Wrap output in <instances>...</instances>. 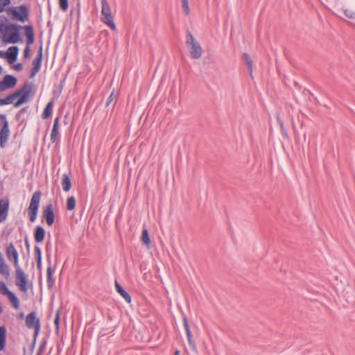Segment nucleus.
<instances>
[{
  "instance_id": "f257e3e1",
  "label": "nucleus",
  "mask_w": 355,
  "mask_h": 355,
  "mask_svg": "<svg viewBox=\"0 0 355 355\" xmlns=\"http://www.w3.org/2000/svg\"><path fill=\"white\" fill-rule=\"evenodd\" d=\"M33 95V86L31 84L26 83L21 89L8 95L3 99L5 105H9L12 103L17 98H19L14 104L15 107H19L23 103L28 102Z\"/></svg>"
},
{
  "instance_id": "f03ea898",
  "label": "nucleus",
  "mask_w": 355,
  "mask_h": 355,
  "mask_svg": "<svg viewBox=\"0 0 355 355\" xmlns=\"http://www.w3.org/2000/svg\"><path fill=\"white\" fill-rule=\"evenodd\" d=\"M101 21L112 31L116 30V25L114 21V16L112 13L110 6L107 0H101Z\"/></svg>"
},
{
  "instance_id": "7ed1b4c3",
  "label": "nucleus",
  "mask_w": 355,
  "mask_h": 355,
  "mask_svg": "<svg viewBox=\"0 0 355 355\" xmlns=\"http://www.w3.org/2000/svg\"><path fill=\"white\" fill-rule=\"evenodd\" d=\"M19 27L15 24H6L3 31L4 41L8 44H15L21 40Z\"/></svg>"
},
{
  "instance_id": "20e7f679",
  "label": "nucleus",
  "mask_w": 355,
  "mask_h": 355,
  "mask_svg": "<svg viewBox=\"0 0 355 355\" xmlns=\"http://www.w3.org/2000/svg\"><path fill=\"white\" fill-rule=\"evenodd\" d=\"M8 16H11L12 19L24 23L28 19V9L26 6L21 5L17 7L8 8L6 10Z\"/></svg>"
},
{
  "instance_id": "39448f33",
  "label": "nucleus",
  "mask_w": 355,
  "mask_h": 355,
  "mask_svg": "<svg viewBox=\"0 0 355 355\" xmlns=\"http://www.w3.org/2000/svg\"><path fill=\"white\" fill-rule=\"evenodd\" d=\"M41 200V192L36 191L32 196L28 207V216L31 222L35 221L37 217L38 209Z\"/></svg>"
},
{
  "instance_id": "423d86ee",
  "label": "nucleus",
  "mask_w": 355,
  "mask_h": 355,
  "mask_svg": "<svg viewBox=\"0 0 355 355\" xmlns=\"http://www.w3.org/2000/svg\"><path fill=\"white\" fill-rule=\"evenodd\" d=\"M186 43L190 46L191 56L193 59H199L202 56V48L190 32H188L187 35Z\"/></svg>"
},
{
  "instance_id": "0eeeda50",
  "label": "nucleus",
  "mask_w": 355,
  "mask_h": 355,
  "mask_svg": "<svg viewBox=\"0 0 355 355\" xmlns=\"http://www.w3.org/2000/svg\"><path fill=\"white\" fill-rule=\"evenodd\" d=\"M15 268L16 285L19 288L21 291L26 293L28 291L26 275L20 266L15 267Z\"/></svg>"
},
{
  "instance_id": "6e6552de",
  "label": "nucleus",
  "mask_w": 355,
  "mask_h": 355,
  "mask_svg": "<svg viewBox=\"0 0 355 355\" xmlns=\"http://www.w3.org/2000/svg\"><path fill=\"white\" fill-rule=\"evenodd\" d=\"M0 293L2 295H6L11 302L12 306L15 309H18L19 308V300L17 297L10 291L7 287L5 282L1 281L0 282Z\"/></svg>"
},
{
  "instance_id": "1a4fd4ad",
  "label": "nucleus",
  "mask_w": 355,
  "mask_h": 355,
  "mask_svg": "<svg viewBox=\"0 0 355 355\" xmlns=\"http://www.w3.org/2000/svg\"><path fill=\"white\" fill-rule=\"evenodd\" d=\"M26 326L28 329H34L35 333L38 334L40 329V322L36 317L35 312H31L26 315Z\"/></svg>"
},
{
  "instance_id": "9d476101",
  "label": "nucleus",
  "mask_w": 355,
  "mask_h": 355,
  "mask_svg": "<svg viewBox=\"0 0 355 355\" xmlns=\"http://www.w3.org/2000/svg\"><path fill=\"white\" fill-rule=\"evenodd\" d=\"M17 79L12 75H6L3 80L0 81V92H4L8 89L15 87Z\"/></svg>"
},
{
  "instance_id": "9b49d317",
  "label": "nucleus",
  "mask_w": 355,
  "mask_h": 355,
  "mask_svg": "<svg viewBox=\"0 0 355 355\" xmlns=\"http://www.w3.org/2000/svg\"><path fill=\"white\" fill-rule=\"evenodd\" d=\"M6 255L8 259L13 262L14 267L19 266V254L12 243H10L6 249Z\"/></svg>"
},
{
  "instance_id": "f8f14e48",
  "label": "nucleus",
  "mask_w": 355,
  "mask_h": 355,
  "mask_svg": "<svg viewBox=\"0 0 355 355\" xmlns=\"http://www.w3.org/2000/svg\"><path fill=\"white\" fill-rule=\"evenodd\" d=\"M42 216L46 220V224L49 226H51L54 223L55 214L53 212V205L51 203L49 204L43 209Z\"/></svg>"
},
{
  "instance_id": "ddd939ff",
  "label": "nucleus",
  "mask_w": 355,
  "mask_h": 355,
  "mask_svg": "<svg viewBox=\"0 0 355 355\" xmlns=\"http://www.w3.org/2000/svg\"><path fill=\"white\" fill-rule=\"evenodd\" d=\"M42 59V47L39 49L37 58L33 62V67L31 70V78H33L38 73L41 67V62Z\"/></svg>"
},
{
  "instance_id": "4468645a",
  "label": "nucleus",
  "mask_w": 355,
  "mask_h": 355,
  "mask_svg": "<svg viewBox=\"0 0 355 355\" xmlns=\"http://www.w3.org/2000/svg\"><path fill=\"white\" fill-rule=\"evenodd\" d=\"M9 202L8 200H0V223L5 220L8 216Z\"/></svg>"
},
{
  "instance_id": "2eb2a0df",
  "label": "nucleus",
  "mask_w": 355,
  "mask_h": 355,
  "mask_svg": "<svg viewBox=\"0 0 355 355\" xmlns=\"http://www.w3.org/2000/svg\"><path fill=\"white\" fill-rule=\"evenodd\" d=\"M10 135L9 126L3 125L0 130V146L4 148Z\"/></svg>"
},
{
  "instance_id": "dca6fc26",
  "label": "nucleus",
  "mask_w": 355,
  "mask_h": 355,
  "mask_svg": "<svg viewBox=\"0 0 355 355\" xmlns=\"http://www.w3.org/2000/svg\"><path fill=\"white\" fill-rule=\"evenodd\" d=\"M18 52L19 49L17 46H12L8 49L6 52V57L8 58L10 64L13 63L17 60Z\"/></svg>"
},
{
  "instance_id": "f3484780",
  "label": "nucleus",
  "mask_w": 355,
  "mask_h": 355,
  "mask_svg": "<svg viewBox=\"0 0 355 355\" xmlns=\"http://www.w3.org/2000/svg\"><path fill=\"white\" fill-rule=\"evenodd\" d=\"M24 33L26 37L27 46H29L34 42V31L32 26H25L24 27Z\"/></svg>"
},
{
  "instance_id": "a211bd4d",
  "label": "nucleus",
  "mask_w": 355,
  "mask_h": 355,
  "mask_svg": "<svg viewBox=\"0 0 355 355\" xmlns=\"http://www.w3.org/2000/svg\"><path fill=\"white\" fill-rule=\"evenodd\" d=\"M45 237V230L42 226H37L35 230L34 238L37 243H41Z\"/></svg>"
},
{
  "instance_id": "6ab92c4d",
  "label": "nucleus",
  "mask_w": 355,
  "mask_h": 355,
  "mask_svg": "<svg viewBox=\"0 0 355 355\" xmlns=\"http://www.w3.org/2000/svg\"><path fill=\"white\" fill-rule=\"evenodd\" d=\"M59 117H56L54 120L53 129L51 133V141L52 143H54L57 139V136L58 134V128H59Z\"/></svg>"
},
{
  "instance_id": "aec40b11",
  "label": "nucleus",
  "mask_w": 355,
  "mask_h": 355,
  "mask_svg": "<svg viewBox=\"0 0 355 355\" xmlns=\"http://www.w3.org/2000/svg\"><path fill=\"white\" fill-rule=\"evenodd\" d=\"M61 184H62L63 190L65 192H67L71 189V180L69 177V175L67 173H64L62 175Z\"/></svg>"
},
{
  "instance_id": "412c9836",
  "label": "nucleus",
  "mask_w": 355,
  "mask_h": 355,
  "mask_svg": "<svg viewBox=\"0 0 355 355\" xmlns=\"http://www.w3.org/2000/svg\"><path fill=\"white\" fill-rule=\"evenodd\" d=\"M115 285L117 292L124 298L126 302L130 303L131 297L129 293H127L117 282H115Z\"/></svg>"
},
{
  "instance_id": "4be33fe9",
  "label": "nucleus",
  "mask_w": 355,
  "mask_h": 355,
  "mask_svg": "<svg viewBox=\"0 0 355 355\" xmlns=\"http://www.w3.org/2000/svg\"><path fill=\"white\" fill-rule=\"evenodd\" d=\"M6 329L4 326L0 327V351L3 350L6 346Z\"/></svg>"
},
{
  "instance_id": "5701e85b",
  "label": "nucleus",
  "mask_w": 355,
  "mask_h": 355,
  "mask_svg": "<svg viewBox=\"0 0 355 355\" xmlns=\"http://www.w3.org/2000/svg\"><path fill=\"white\" fill-rule=\"evenodd\" d=\"M53 101H49L46 105L44 110L42 113V118L44 119H48L53 112Z\"/></svg>"
},
{
  "instance_id": "b1692460",
  "label": "nucleus",
  "mask_w": 355,
  "mask_h": 355,
  "mask_svg": "<svg viewBox=\"0 0 355 355\" xmlns=\"http://www.w3.org/2000/svg\"><path fill=\"white\" fill-rule=\"evenodd\" d=\"M141 241L147 246L148 248L150 247V239L148 234V231L146 228H144L141 234Z\"/></svg>"
},
{
  "instance_id": "393cba45",
  "label": "nucleus",
  "mask_w": 355,
  "mask_h": 355,
  "mask_svg": "<svg viewBox=\"0 0 355 355\" xmlns=\"http://www.w3.org/2000/svg\"><path fill=\"white\" fill-rule=\"evenodd\" d=\"M76 200L73 196L69 197L67 200V209L68 210H73L75 209Z\"/></svg>"
},
{
  "instance_id": "a878e982",
  "label": "nucleus",
  "mask_w": 355,
  "mask_h": 355,
  "mask_svg": "<svg viewBox=\"0 0 355 355\" xmlns=\"http://www.w3.org/2000/svg\"><path fill=\"white\" fill-rule=\"evenodd\" d=\"M186 334H187L188 342H189V344L191 348L193 350L196 351V345L194 340L193 339L191 331L186 332Z\"/></svg>"
},
{
  "instance_id": "bb28decb",
  "label": "nucleus",
  "mask_w": 355,
  "mask_h": 355,
  "mask_svg": "<svg viewBox=\"0 0 355 355\" xmlns=\"http://www.w3.org/2000/svg\"><path fill=\"white\" fill-rule=\"evenodd\" d=\"M243 56L245 59V61L246 62V63L248 64V67L250 73H252V60L250 58V56L246 53H243Z\"/></svg>"
},
{
  "instance_id": "cd10ccee",
  "label": "nucleus",
  "mask_w": 355,
  "mask_h": 355,
  "mask_svg": "<svg viewBox=\"0 0 355 355\" xmlns=\"http://www.w3.org/2000/svg\"><path fill=\"white\" fill-rule=\"evenodd\" d=\"M46 275H47V282L48 285L50 286L51 284L53 283L52 276H53V272L51 270V267L49 266L46 270Z\"/></svg>"
},
{
  "instance_id": "c85d7f7f",
  "label": "nucleus",
  "mask_w": 355,
  "mask_h": 355,
  "mask_svg": "<svg viewBox=\"0 0 355 355\" xmlns=\"http://www.w3.org/2000/svg\"><path fill=\"white\" fill-rule=\"evenodd\" d=\"M182 9L183 12L186 15H189L190 12V9L189 6V1L188 0H182Z\"/></svg>"
},
{
  "instance_id": "c756f323",
  "label": "nucleus",
  "mask_w": 355,
  "mask_h": 355,
  "mask_svg": "<svg viewBox=\"0 0 355 355\" xmlns=\"http://www.w3.org/2000/svg\"><path fill=\"white\" fill-rule=\"evenodd\" d=\"M10 3V0H0V13L6 11V7Z\"/></svg>"
},
{
  "instance_id": "7c9ffc66",
  "label": "nucleus",
  "mask_w": 355,
  "mask_h": 355,
  "mask_svg": "<svg viewBox=\"0 0 355 355\" xmlns=\"http://www.w3.org/2000/svg\"><path fill=\"white\" fill-rule=\"evenodd\" d=\"M59 5L63 11H66L69 7L68 0H59Z\"/></svg>"
},
{
  "instance_id": "2f4dec72",
  "label": "nucleus",
  "mask_w": 355,
  "mask_h": 355,
  "mask_svg": "<svg viewBox=\"0 0 355 355\" xmlns=\"http://www.w3.org/2000/svg\"><path fill=\"white\" fill-rule=\"evenodd\" d=\"M344 13L346 17L350 19L355 18V12L351 10L346 9L344 10Z\"/></svg>"
},
{
  "instance_id": "473e14b6",
  "label": "nucleus",
  "mask_w": 355,
  "mask_h": 355,
  "mask_svg": "<svg viewBox=\"0 0 355 355\" xmlns=\"http://www.w3.org/2000/svg\"><path fill=\"white\" fill-rule=\"evenodd\" d=\"M0 121L2 124V126L6 125V124L7 126H9L8 121L6 116L5 114H0Z\"/></svg>"
},
{
  "instance_id": "72a5a7b5",
  "label": "nucleus",
  "mask_w": 355,
  "mask_h": 355,
  "mask_svg": "<svg viewBox=\"0 0 355 355\" xmlns=\"http://www.w3.org/2000/svg\"><path fill=\"white\" fill-rule=\"evenodd\" d=\"M184 327L186 332L191 331L188 320L186 317L184 318Z\"/></svg>"
},
{
  "instance_id": "f704fd0d",
  "label": "nucleus",
  "mask_w": 355,
  "mask_h": 355,
  "mask_svg": "<svg viewBox=\"0 0 355 355\" xmlns=\"http://www.w3.org/2000/svg\"><path fill=\"white\" fill-rule=\"evenodd\" d=\"M35 257L42 256V251L38 245H35L34 248Z\"/></svg>"
},
{
  "instance_id": "c9c22d12",
  "label": "nucleus",
  "mask_w": 355,
  "mask_h": 355,
  "mask_svg": "<svg viewBox=\"0 0 355 355\" xmlns=\"http://www.w3.org/2000/svg\"><path fill=\"white\" fill-rule=\"evenodd\" d=\"M113 99H114V92H112L111 94L110 95V96L108 97L107 100V102H106V104H105L106 107H107L112 103Z\"/></svg>"
},
{
  "instance_id": "e433bc0d",
  "label": "nucleus",
  "mask_w": 355,
  "mask_h": 355,
  "mask_svg": "<svg viewBox=\"0 0 355 355\" xmlns=\"http://www.w3.org/2000/svg\"><path fill=\"white\" fill-rule=\"evenodd\" d=\"M15 70L20 71L23 69V64L21 63H17L14 66Z\"/></svg>"
},
{
  "instance_id": "4c0bfd02",
  "label": "nucleus",
  "mask_w": 355,
  "mask_h": 355,
  "mask_svg": "<svg viewBox=\"0 0 355 355\" xmlns=\"http://www.w3.org/2000/svg\"><path fill=\"white\" fill-rule=\"evenodd\" d=\"M30 53V48L29 46H26V47L24 50V56L25 58H28L29 56Z\"/></svg>"
},
{
  "instance_id": "58836bf2",
  "label": "nucleus",
  "mask_w": 355,
  "mask_h": 355,
  "mask_svg": "<svg viewBox=\"0 0 355 355\" xmlns=\"http://www.w3.org/2000/svg\"><path fill=\"white\" fill-rule=\"evenodd\" d=\"M59 322H60V317H59V313H58L56 315V317L54 320V323L56 326H58Z\"/></svg>"
},
{
  "instance_id": "ea45409f",
  "label": "nucleus",
  "mask_w": 355,
  "mask_h": 355,
  "mask_svg": "<svg viewBox=\"0 0 355 355\" xmlns=\"http://www.w3.org/2000/svg\"><path fill=\"white\" fill-rule=\"evenodd\" d=\"M24 241H25L26 246V248L28 249V248H29V247H30V245H29V242H28V239H27V238H25V240H24Z\"/></svg>"
},
{
  "instance_id": "a19ab883",
  "label": "nucleus",
  "mask_w": 355,
  "mask_h": 355,
  "mask_svg": "<svg viewBox=\"0 0 355 355\" xmlns=\"http://www.w3.org/2000/svg\"><path fill=\"white\" fill-rule=\"evenodd\" d=\"M0 57L1 58H4L6 57V53H4L3 51H0Z\"/></svg>"
},
{
  "instance_id": "79ce46f5",
  "label": "nucleus",
  "mask_w": 355,
  "mask_h": 355,
  "mask_svg": "<svg viewBox=\"0 0 355 355\" xmlns=\"http://www.w3.org/2000/svg\"><path fill=\"white\" fill-rule=\"evenodd\" d=\"M41 266H42V261H37V267L38 269L41 268Z\"/></svg>"
},
{
  "instance_id": "37998d69",
  "label": "nucleus",
  "mask_w": 355,
  "mask_h": 355,
  "mask_svg": "<svg viewBox=\"0 0 355 355\" xmlns=\"http://www.w3.org/2000/svg\"><path fill=\"white\" fill-rule=\"evenodd\" d=\"M4 105H5L4 99L0 98V106Z\"/></svg>"
},
{
  "instance_id": "c03bdc74",
  "label": "nucleus",
  "mask_w": 355,
  "mask_h": 355,
  "mask_svg": "<svg viewBox=\"0 0 355 355\" xmlns=\"http://www.w3.org/2000/svg\"><path fill=\"white\" fill-rule=\"evenodd\" d=\"M277 122L279 124V125L283 123V121L279 116H277Z\"/></svg>"
},
{
  "instance_id": "a18cd8bd",
  "label": "nucleus",
  "mask_w": 355,
  "mask_h": 355,
  "mask_svg": "<svg viewBox=\"0 0 355 355\" xmlns=\"http://www.w3.org/2000/svg\"><path fill=\"white\" fill-rule=\"evenodd\" d=\"M280 127H281V129H282V132L284 134L285 133V128L284 127V123L281 124Z\"/></svg>"
},
{
  "instance_id": "49530a36",
  "label": "nucleus",
  "mask_w": 355,
  "mask_h": 355,
  "mask_svg": "<svg viewBox=\"0 0 355 355\" xmlns=\"http://www.w3.org/2000/svg\"><path fill=\"white\" fill-rule=\"evenodd\" d=\"M35 258H36L37 262L42 261V256H37V257H35Z\"/></svg>"
},
{
  "instance_id": "de8ad7c7",
  "label": "nucleus",
  "mask_w": 355,
  "mask_h": 355,
  "mask_svg": "<svg viewBox=\"0 0 355 355\" xmlns=\"http://www.w3.org/2000/svg\"><path fill=\"white\" fill-rule=\"evenodd\" d=\"M24 313H21L19 314V318H20V319H23V318H24Z\"/></svg>"
},
{
  "instance_id": "09e8293b",
  "label": "nucleus",
  "mask_w": 355,
  "mask_h": 355,
  "mask_svg": "<svg viewBox=\"0 0 355 355\" xmlns=\"http://www.w3.org/2000/svg\"><path fill=\"white\" fill-rule=\"evenodd\" d=\"M175 355H180V351L179 350H176L175 352Z\"/></svg>"
},
{
  "instance_id": "8fccbe9b",
  "label": "nucleus",
  "mask_w": 355,
  "mask_h": 355,
  "mask_svg": "<svg viewBox=\"0 0 355 355\" xmlns=\"http://www.w3.org/2000/svg\"><path fill=\"white\" fill-rule=\"evenodd\" d=\"M2 72V67L0 66V73Z\"/></svg>"
}]
</instances>
